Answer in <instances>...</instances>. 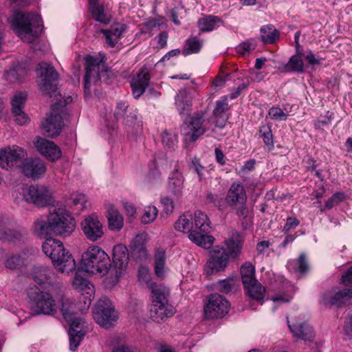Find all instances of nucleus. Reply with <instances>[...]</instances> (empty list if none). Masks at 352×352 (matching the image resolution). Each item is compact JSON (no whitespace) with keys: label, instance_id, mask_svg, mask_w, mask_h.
<instances>
[{"label":"nucleus","instance_id":"nucleus-1","mask_svg":"<svg viewBox=\"0 0 352 352\" xmlns=\"http://www.w3.org/2000/svg\"><path fill=\"white\" fill-rule=\"evenodd\" d=\"M60 311L64 319L69 324V347L72 351H75L85 337L87 330L85 328V322L76 316L78 314L76 305L71 300L65 298L61 294L60 300Z\"/></svg>","mask_w":352,"mask_h":352},{"label":"nucleus","instance_id":"nucleus-2","mask_svg":"<svg viewBox=\"0 0 352 352\" xmlns=\"http://www.w3.org/2000/svg\"><path fill=\"white\" fill-rule=\"evenodd\" d=\"M44 254L50 257L55 267L60 273L69 274L76 269V261L63 243L53 238H47L42 245Z\"/></svg>","mask_w":352,"mask_h":352},{"label":"nucleus","instance_id":"nucleus-3","mask_svg":"<svg viewBox=\"0 0 352 352\" xmlns=\"http://www.w3.org/2000/svg\"><path fill=\"white\" fill-rule=\"evenodd\" d=\"M111 266L109 255L98 245H91L82 253L80 267L82 271L100 276L106 275Z\"/></svg>","mask_w":352,"mask_h":352},{"label":"nucleus","instance_id":"nucleus-4","mask_svg":"<svg viewBox=\"0 0 352 352\" xmlns=\"http://www.w3.org/2000/svg\"><path fill=\"white\" fill-rule=\"evenodd\" d=\"M61 294V292L53 294L38 289L29 292L28 297L32 311L34 315H54L58 309Z\"/></svg>","mask_w":352,"mask_h":352},{"label":"nucleus","instance_id":"nucleus-5","mask_svg":"<svg viewBox=\"0 0 352 352\" xmlns=\"http://www.w3.org/2000/svg\"><path fill=\"white\" fill-rule=\"evenodd\" d=\"M43 21L37 14H25L17 12L14 14L12 22L14 31L25 42L26 36H35L43 30Z\"/></svg>","mask_w":352,"mask_h":352},{"label":"nucleus","instance_id":"nucleus-6","mask_svg":"<svg viewBox=\"0 0 352 352\" xmlns=\"http://www.w3.org/2000/svg\"><path fill=\"white\" fill-rule=\"evenodd\" d=\"M192 223L193 230L188 234L189 239L200 247L210 248L214 242V237L208 234L211 226L207 214L201 210L195 211Z\"/></svg>","mask_w":352,"mask_h":352},{"label":"nucleus","instance_id":"nucleus-7","mask_svg":"<svg viewBox=\"0 0 352 352\" xmlns=\"http://www.w3.org/2000/svg\"><path fill=\"white\" fill-rule=\"evenodd\" d=\"M85 61L83 85L85 94H89L91 87L107 75L108 67L105 65L104 56L101 54L99 56H88Z\"/></svg>","mask_w":352,"mask_h":352},{"label":"nucleus","instance_id":"nucleus-8","mask_svg":"<svg viewBox=\"0 0 352 352\" xmlns=\"http://www.w3.org/2000/svg\"><path fill=\"white\" fill-rule=\"evenodd\" d=\"M67 100H60L52 105L50 113L42 122L43 133L45 135L54 138L60 134L63 126V119L67 114L65 107Z\"/></svg>","mask_w":352,"mask_h":352},{"label":"nucleus","instance_id":"nucleus-9","mask_svg":"<svg viewBox=\"0 0 352 352\" xmlns=\"http://www.w3.org/2000/svg\"><path fill=\"white\" fill-rule=\"evenodd\" d=\"M50 221L54 234L68 237L74 232L76 221L69 212L63 208H54L49 213Z\"/></svg>","mask_w":352,"mask_h":352},{"label":"nucleus","instance_id":"nucleus-10","mask_svg":"<svg viewBox=\"0 0 352 352\" xmlns=\"http://www.w3.org/2000/svg\"><path fill=\"white\" fill-rule=\"evenodd\" d=\"M211 117L206 111L195 113L189 121L186 128L183 130L186 140L196 141L207 131H214Z\"/></svg>","mask_w":352,"mask_h":352},{"label":"nucleus","instance_id":"nucleus-11","mask_svg":"<svg viewBox=\"0 0 352 352\" xmlns=\"http://www.w3.org/2000/svg\"><path fill=\"white\" fill-rule=\"evenodd\" d=\"M36 71L41 78L38 82L40 91L43 95L52 97L57 90V72L52 65L43 62L38 64Z\"/></svg>","mask_w":352,"mask_h":352},{"label":"nucleus","instance_id":"nucleus-12","mask_svg":"<svg viewBox=\"0 0 352 352\" xmlns=\"http://www.w3.org/2000/svg\"><path fill=\"white\" fill-rule=\"evenodd\" d=\"M93 316L98 324L107 329L117 320L118 314L111 300L104 296L97 302L93 311Z\"/></svg>","mask_w":352,"mask_h":352},{"label":"nucleus","instance_id":"nucleus-13","mask_svg":"<svg viewBox=\"0 0 352 352\" xmlns=\"http://www.w3.org/2000/svg\"><path fill=\"white\" fill-rule=\"evenodd\" d=\"M28 154L21 147L13 145L0 150V166L6 170L21 168Z\"/></svg>","mask_w":352,"mask_h":352},{"label":"nucleus","instance_id":"nucleus-14","mask_svg":"<svg viewBox=\"0 0 352 352\" xmlns=\"http://www.w3.org/2000/svg\"><path fill=\"white\" fill-rule=\"evenodd\" d=\"M226 198L229 206L236 210L237 215L241 217L248 215L247 195L244 187L241 184H232L228 191Z\"/></svg>","mask_w":352,"mask_h":352},{"label":"nucleus","instance_id":"nucleus-15","mask_svg":"<svg viewBox=\"0 0 352 352\" xmlns=\"http://www.w3.org/2000/svg\"><path fill=\"white\" fill-rule=\"evenodd\" d=\"M23 199L37 206H45L52 201V193L49 189L41 185L25 186L21 188Z\"/></svg>","mask_w":352,"mask_h":352},{"label":"nucleus","instance_id":"nucleus-16","mask_svg":"<svg viewBox=\"0 0 352 352\" xmlns=\"http://www.w3.org/2000/svg\"><path fill=\"white\" fill-rule=\"evenodd\" d=\"M230 307V304L226 298L219 294H212L209 296L204 307V317L207 319L223 318L228 313Z\"/></svg>","mask_w":352,"mask_h":352},{"label":"nucleus","instance_id":"nucleus-17","mask_svg":"<svg viewBox=\"0 0 352 352\" xmlns=\"http://www.w3.org/2000/svg\"><path fill=\"white\" fill-rule=\"evenodd\" d=\"M151 76L150 74L142 68L137 76L131 82L132 94L134 98H138L144 93L149 98H157L160 93L153 87H148Z\"/></svg>","mask_w":352,"mask_h":352},{"label":"nucleus","instance_id":"nucleus-18","mask_svg":"<svg viewBox=\"0 0 352 352\" xmlns=\"http://www.w3.org/2000/svg\"><path fill=\"white\" fill-rule=\"evenodd\" d=\"M85 236L90 241L100 240L104 235V226L100 218L95 214L87 216L80 223Z\"/></svg>","mask_w":352,"mask_h":352},{"label":"nucleus","instance_id":"nucleus-19","mask_svg":"<svg viewBox=\"0 0 352 352\" xmlns=\"http://www.w3.org/2000/svg\"><path fill=\"white\" fill-rule=\"evenodd\" d=\"M211 256L206 263L204 270L208 277L214 273L225 270L229 261V256L226 250L217 246L211 251Z\"/></svg>","mask_w":352,"mask_h":352},{"label":"nucleus","instance_id":"nucleus-20","mask_svg":"<svg viewBox=\"0 0 352 352\" xmlns=\"http://www.w3.org/2000/svg\"><path fill=\"white\" fill-rule=\"evenodd\" d=\"M323 301L325 305L342 307L352 304V288L340 289L333 288L324 294Z\"/></svg>","mask_w":352,"mask_h":352},{"label":"nucleus","instance_id":"nucleus-21","mask_svg":"<svg viewBox=\"0 0 352 352\" xmlns=\"http://www.w3.org/2000/svg\"><path fill=\"white\" fill-rule=\"evenodd\" d=\"M45 163L39 158H28L26 157L21 166V172L28 177L33 179L41 178L46 172Z\"/></svg>","mask_w":352,"mask_h":352},{"label":"nucleus","instance_id":"nucleus-22","mask_svg":"<svg viewBox=\"0 0 352 352\" xmlns=\"http://www.w3.org/2000/svg\"><path fill=\"white\" fill-rule=\"evenodd\" d=\"M34 145L42 155L52 162H55L61 157L60 148L52 141L37 137Z\"/></svg>","mask_w":352,"mask_h":352},{"label":"nucleus","instance_id":"nucleus-23","mask_svg":"<svg viewBox=\"0 0 352 352\" xmlns=\"http://www.w3.org/2000/svg\"><path fill=\"white\" fill-rule=\"evenodd\" d=\"M175 308L168 302L152 303L149 310V316L155 322L161 323L166 318L174 315Z\"/></svg>","mask_w":352,"mask_h":352},{"label":"nucleus","instance_id":"nucleus-24","mask_svg":"<svg viewBox=\"0 0 352 352\" xmlns=\"http://www.w3.org/2000/svg\"><path fill=\"white\" fill-rule=\"evenodd\" d=\"M66 206L69 213L78 215L89 206V201L85 194L75 192L71 194L67 200Z\"/></svg>","mask_w":352,"mask_h":352},{"label":"nucleus","instance_id":"nucleus-25","mask_svg":"<svg viewBox=\"0 0 352 352\" xmlns=\"http://www.w3.org/2000/svg\"><path fill=\"white\" fill-rule=\"evenodd\" d=\"M146 235L145 234H137L130 244L131 256L135 260H144L148 256L146 248Z\"/></svg>","mask_w":352,"mask_h":352},{"label":"nucleus","instance_id":"nucleus-26","mask_svg":"<svg viewBox=\"0 0 352 352\" xmlns=\"http://www.w3.org/2000/svg\"><path fill=\"white\" fill-rule=\"evenodd\" d=\"M225 244L229 257L236 258L241 254L243 248V237L238 232L233 231L225 241Z\"/></svg>","mask_w":352,"mask_h":352},{"label":"nucleus","instance_id":"nucleus-27","mask_svg":"<svg viewBox=\"0 0 352 352\" xmlns=\"http://www.w3.org/2000/svg\"><path fill=\"white\" fill-rule=\"evenodd\" d=\"M303 60V49L301 45H296V54H294L289 58L288 63L285 65V71L298 74L303 73L305 71Z\"/></svg>","mask_w":352,"mask_h":352},{"label":"nucleus","instance_id":"nucleus-28","mask_svg":"<svg viewBox=\"0 0 352 352\" xmlns=\"http://www.w3.org/2000/svg\"><path fill=\"white\" fill-rule=\"evenodd\" d=\"M192 89H182L175 96V104L179 114L187 113L192 105V99L193 98Z\"/></svg>","mask_w":352,"mask_h":352},{"label":"nucleus","instance_id":"nucleus-29","mask_svg":"<svg viewBox=\"0 0 352 352\" xmlns=\"http://www.w3.org/2000/svg\"><path fill=\"white\" fill-rule=\"evenodd\" d=\"M287 323L294 336L305 341H311L314 338V333L312 327L309 324L303 322L291 325L289 320H287Z\"/></svg>","mask_w":352,"mask_h":352},{"label":"nucleus","instance_id":"nucleus-30","mask_svg":"<svg viewBox=\"0 0 352 352\" xmlns=\"http://www.w3.org/2000/svg\"><path fill=\"white\" fill-rule=\"evenodd\" d=\"M25 235L21 232L10 230L6 220L0 219V240L11 241L14 243L23 241Z\"/></svg>","mask_w":352,"mask_h":352},{"label":"nucleus","instance_id":"nucleus-31","mask_svg":"<svg viewBox=\"0 0 352 352\" xmlns=\"http://www.w3.org/2000/svg\"><path fill=\"white\" fill-rule=\"evenodd\" d=\"M152 294V303H166L168 302V296L170 292L168 288L162 284H151L148 288Z\"/></svg>","mask_w":352,"mask_h":352},{"label":"nucleus","instance_id":"nucleus-32","mask_svg":"<svg viewBox=\"0 0 352 352\" xmlns=\"http://www.w3.org/2000/svg\"><path fill=\"white\" fill-rule=\"evenodd\" d=\"M184 178L177 169L173 171L168 177V189L175 196L182 195L184 188Z\"/></svg>","mask_w":352,"mask_h":352},{"label":"nucleus","instance_id":"nucleus-33","mask_svg":"<svg viewBox=\"0 0 352 352\" xmlns=\"http://www.w3.org/2000/svg\"><path fill=\"white\" fill-rule=\"evenodd\" d=\"M51 225L48 214L47 217H41L37 218L34 222L33 230L38 236L46 237L53 234Z\"/></svg>","mask_w":352,"mask_h":352},{"label":"nucleus","instance_id":"nucleus-34","mask_svg":"<svg viewBox=\"0 0 352 352\" xmlns=\"http://www.w3.org/2000/svg\"><path fill=\"white\" fill-rule=\"evenodd\" d=\"M113 258L116 266L120 269L124 268L129 259L127 248L122 244L115 245L113 250Z\"/></svg>","mask_w":352,"mask_h":352},{"label":"nucleus","instance_id":"nucleus-35","mask_svg":"<svg viewBox=\"0 0 352 352\" xmlns=\"http://www.w3.org/2000/svg\"><path fill=\"white\" fill-rule=\"evenodd\" d=\"M89 1L93 18L102 24H109L111 21V16L105 13L103 6L98 3V0H89Z\"/></svg>","mask_w":352,"mask_h":352},{"label":"nucleus","instance_id":"nucleus-36","mask_svg":"<svg viewBox=\"0 0 352 352\" xmlns=\"http://www.w3.org/2000/svg\"><path fill=\"white\" fill-rule=\"evenodd\" d=\"M261 41L264 43L272 44L279 41L280 32L274 25L267 24L263 25L260 29Z\"/></svg>","mask_w":352,"mask_h":352},{"label":"nucleus","instance_id":"nucleus-37","mask_svg":"<svg viewBox=\"0 0 352 352\" xmlns=\"http://www.w3.org/2000/svg\"><path fill=\"white\" fill-rule=\"evenodd\" d=\"M73 287L86 295L93 296L94 294V287L87 279L81 276L80 273L76 272L72 280Z\"/></svg>","mask_w":352,"mask_h":352},{"label":"nucleus","instance_id":"nucleus-38","mask_svg":"<svg viewBox=\"0 0 352 352\" xmlns=\"http://www.w3.org/2000/svg\"><path fill=\"white\" fill-rule=\"evenodd\" d=\"M223 23L222 20L214 15L205 16L197 21V25L201 32H211Z\"/></svg>","mask_w":352,"mask_h":352},{"label":"nucleus","instance_id":"nucleus-39","mask_svg":"<svg viewBox=\"0 0 352 352\" xmlns=\"http://www.w3.org/2000/svg\"><path fill=\"white\" fill-rule=\"evenodd\" d=\"M247 294L252 299L263 303L265 289L256 280L244 285Z\"/></svg>","mask_w":352,"mask_h":352},{"label":"nucleus","instance_id":"nucleus-40","mask_svg":"<svg viewBox=\"0 0 352 352\" xmlns=\"http://www.w3.org/2000/svg\"><path fill=\"white\" fill-rule=\"evenodd\" d=\"M287 269L294 273L304 274L309 270L306 254L301 253L296 260L289 261L287 265Z\"/></svg>","mask_w":352,"mask_h":352},{"label":"nucleus","instance_id":"nucleus-41","mask_svg":"<svg viewBox=\"0 0 352 352\" xmlns=\"http://www.w3.org/2000/svg\"><path fill=\"white\" fill-rule=\"evenodd\" d=\"M107 217L110 230H120L123 227V217L114 207L109 208Z\"/></svg>","mask_w":352,"mask_h":352},{"label":"nucleus","instance_id":"nucleus-42","mask_svg":"<svg viewBox=\"0 0 352 352\" xmlns=\"http://www.w3.org/2000/svg\"><path fill=\"white\" fill-rule=\"evenodd\" d=\"M26 255L27 254L23 252L8 256L4 262L5 267L10 270L20 269L25 264Z\"/></svg>","mask_w":352,"mask_h":352},{"label":"nucleus","instance_id":"nucleus-43","mask_svg":"<svg viewBox=\"0 0 352 352\" xmlns=\"http://www.w3.org/2000/svg\"><path fill=\"white\" fill-rule=\"evenodd\" d=\"M166 252L162 248H157L155 254V272L158 277L164 276Z\"/></svg>","mask_w":352,"mask_h":352},{"label":"nucleus","instance_id":"nucleus-44","mask_svg":"<svg viewBox=\"0 0 352 352\" xmlns=\"http://www.w3.org/2000/svg\"><path fill=\"white\" fill-rule=\"evenodd\" d=\"M191 220V215L184 214L180 216L175 223V228L179 232H188L189 234L193 230V223Z\"/></svg>","mask_w":352,"mask_h":352},{"label":"nucleus","instance_id":"nucleus-45","mask_svg":"<svg viewBox=\"0 0 352 352\" xmlns=\"http://www.w3.org/2000/svg\"><path fill=\"white\" fill-rule=\"evenodd\" d=\"M28 71L25 65H17L6 72V78L11 82L19 80L28 74Z\"/></svg>","mask_w":352,"mask_h":352},{"label":"nucleus","instance_id":"nucleus-46","mask_svg":"<svg viewBox=\"0 0 352 352\" xmlns=\"http://www.w3.org/2000/svg\"><path fill=\"white\" fill-rule=\"evenodd\" d=\"M241 274L243 285L250 284L256 280L255 268L254 265L250 262H246L241 266Z\"/></svg>","mask_w":352,"mask_h":352},{"label":"nucleus","instance_id":"nucleus-47","mask_svg":"<svg viewBox=\"0 0 352 352\" xmlns=\"http://www.w3.org/2000/svg\"><path fill=\"white\" fill-rule=\"evenodd\" d=\"M162 142L166 149L170 151H175L177 147V135L175 133L165 130L162 133Z\"/></svg>","mask_w":352,"mask_h":352},{"label":"nucleus","instance_id":"nucleus-48","mask_svg":"<svg viewBox=\"0 0 352 352\" xmlns=\"http://www.w3.org/2000/svg\"><path fill=\"white\" fill-rule=\"evenodd\" d=\"M125 31V26L123 25H118L114 27L111 30H101V32L106 38L107 44H113L116 39L120 38L122 33Z\"/></svg>","mask_w":352,"mask_h":352},{"label":"nucleus","instance_id":"nucleus-49","mask_svg":"<svg viewBox=\"0 0 352 352\" xmlns=\"http://www.w3.org/2000/svg\"><path fill=\"white\" fill-rule=\"evenodd\" d=\"M124 124L126 126L131 129L133 133H138L142 131V124L141 120L138 119L135 112H131L126 118H124Z\"/></svg>","mask_w":352,"mask_h":352},{"label":"nucleus","instance_id":"nucleus-50","mask_svg":"<svg viewBox=\"0 0 352 352\" xmlns=\"http://www.w3.org/2000/svg\"><path fill=\"white\" fill-rule=\"evenodd\" d=\"M206 199L208 203L212 204L219 210L223 212L225 211L228 206H229L227 202V198L225 199L221 195L214 194L211 192L207 193Z\"/></svg>","mask_w":352,"mask_h":352},{"label":"nucleus","instance_id":"nucleus-51","mask_svg":"<svg viewBox=\"0 0 352 352\" xmlns=\"http://www.w3.org/2000/svg\"><path fill=\"white\" fill-rule=\"evenodd\" d=\"M148 180L151 183H157L162 180V173L160 166L155 160L151 162L148 165Z\"/></svg>","mask_w":352,"mask_h":352},{"label":"nucleus","instance_id":"nucleus-52","mask_svg":"<svg viewBox=\"0 0 352 352\" xmlns=\"http://www.w3.org/2000/svg\"><path fill=\"white\" fill-rule=\"evenodd\" d=\"M26 94L22 92H16L11 100L12 113L23 111L26 100Z\"/></svg>","mask_w":352,"mask_h":352},{"label":"nucleus","instance_id":"nucleus-53","mask_svg":"<svg viewBox=\"0 0 352 352\" xmlns=\"http://www.w3.org/2000/svg\"><path fill=\"white\" fill-rule=\"evenodd\" d=\"M260 137L263 138L265 144L269 149L274 148L273 135L271 127L267 124H263L260 126Z\"/></svg>","mask_w":352,"mask_h":352},{"label":"nucleus","instance_id":"nucleus-54","mask_svg":"<svg viewBox=\"0 0 352 352\" xmlns=\"http://www.w3.org/2000/svg\"><path fill=\"white\" fill-rule=\"evenodd\" d=\"M158 210L154 206H149L144 208L142 216V222L144 223H151L157 217Z\"/></svg>","mask_w":352,"mask_h":352},{"label":"nucleus","instance_id":"nucleus-55","mask_svg":"<svg viewBox=\"0 0 352 352\" xmlns=\"http://www.w3.org/2000/svg\"><path fill=\"white\" fill-rule=\"evenodd\" d=\"M138 278L139 280L142 283H145L148 288L150 287L151 284H155V283L152 282L151 280V275L149 274L148 269L144 266H140L138 270Z\"/></svg>","mask_w":352,"mask_h":352},{"label":"nucleus","instance_id":"nucleus-56","mask_svg":"<svg viewBox=\"0 0 352 352\" xmlns=\"http://www.w3.org/2000/svg\"><path fill=\"white\" fill-rule=\"evenodd\" d=\"M85 293H82V296L80 297L79 302L76 305L78 311H80L82 314L86 312L91 304V297L93 296L86 295L84 296Z\"/></svg>","mask_w":352,"mask_h":352},{"label":"nucleus","instance_id":"nucleus-57","mask_svg":"<svg viewBox=\"0 0 352 352\" xmlns=\"http://www.w3.org/2000/svg\"><path fill=\"white\" fill-rule=\"evenodd\" d=\"M344 199V194L342 192L334 193L325 203V208L330 210L339 203L342 201Z\"/></svg>","mask_w":352,"mask_h":352},{"label":"nucleus","instance_id":"nucleus-58","mask_svg":"<svg viewBox=\"0 0 352 352\" xmlns=\"http://www.w3.org/2000/svg\"><path fill=\"white\" fill-rule=\"evenodd\" d=\"M268 115L272 120H286L287 115L278 107H272L269 109Z\"/></svg>","mask_w":352,"mask_h":352},{"label":"nucleus","instance_id":"nucleus-59","mask_svg":"<svg viewBox=\"0 0 352 352\" xmlns=\"http://www.w3.org/2000/svg\"><path fill=\"white\" fill-rule=\"evenodd\" d=\"M228 109V103L227 102V97L224 96L221 100H218L216 107L213 110V115L217 117L222 115Z\"/></svg>","mask_w":352,"mask_h":352},{"label":"nucleus","instance_id":"nucleus-60","mask_svg":"<svg viewBox=\"0 0 352 352\" xmlns=\"http://www.w3.org/2000/svg\"><path fill=\"white\" fill-rule=\"evenodd\" d=\"M233 285L232 279L221 280L217 283V289L221 293L228 294L232 290Z\"/></svg>","mask_w":352,"mask_h":352},{"label":"nucleus","instance_id":"nucleus-61","mask_svg":"<svg viewBox=\"0 0 352 352\" xmlns=\"http://www.w3.org/2000/svg\"><path fill=\"white\" fill-rule=\"evenodd\" d=\"M303 58L307 61L308 64L311 66L320 65L321 63V60H322V58H320L319 56H316L311 51L307 52L305 51L304 50Z\"/></svg>","mask_w":352,"mask_h":352},{"label":"nucleus","instance_id":"nucleus-62","mask_svg":"<svg viewBox=\"0 0 352 352\" xmlns=\"http://www.w3.org/2000/svg\"><path fill=\"white\" fill-rule=\"evenodd\" d=\"M128 107H129V104L127 102H119L116 108V110H115V113H114L115 118L117 120H120L122 118L124 119L125 118L124 116L126 115Z\"/></svg>","mask_w":352,"mask_h":352},{"label":"nucleus","instance_id":"nucleus-63","mask_svg":"<svg viewBox=\"0 0 352 352\" xmlns=\"http://www.w3.org/2000/svg\"><path fill=\"white\" fill-rule=\"evenodd\" d=\"M300 224V221L295 217H287L283 228V232L287 234L289 231L294 230Z\"/></svg>","mask_w":352,"mask_h":352},{"label":"nucleus","instance_id":"nucleus-64","mask_svg":"<svg viewBox=\"0 0 352 352\" xmlns=\"http://www.w3.org/2000/svg\"><path fill=\"white\" fill-rule=\"evenodd\" d=\"M270 298L274 303L279 305L289 302L292 299V296L285 293L276 294L272 296Z\"/></svg>","mask_w":352,"mask_h":352}]
</instances>
